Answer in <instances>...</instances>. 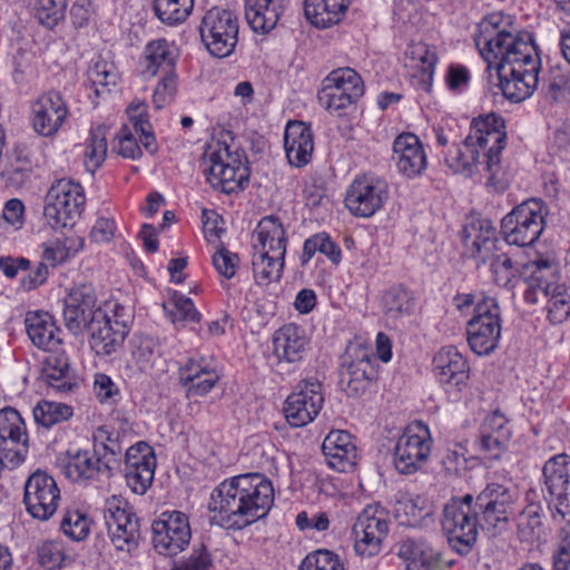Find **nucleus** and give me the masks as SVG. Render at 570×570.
I'll use <instances>...</instances> for the list:
<instances>
[{"label": "nucleus", "mask_w": 570, "mask_h": 570, "mask_svg": "<svg viewBox=\"0 0 570 570\" xmlns=\"http://www.w3.org/2000/svg\"><path fill=\"white\" fill-rule=\"evenodd\" d=\"M505 140V121L502 116L494 112L480 116L472 120L464 141L448 150L445 163L454 173L465 176L484 173L488 185L497 191H503L509 184L501 166Z\"/></svg>", "instance_id": "f257e3e1"}, {"label": "nucleus", "mask_w": 570, "mask_h": 570, "mask_svg": "<svg viewBox=\"0 0 570 570\" xmlns=\"http://www.w3.org/2000/svg\"><path fill=\"white\" fill-rule=\"evenodd\" d=\"M274 488L261 473L239 474L220 482L212 492V522L227 530H243L265 518L274 504Z\"/></svg>", "instance_id": "f03ea898"}, {"label": "nucleus", "mask_w": 570, "mask_h": 570, "mask_svg": "<svg viewBox=\"0 0 570 570\" xmlns=\"http://www.w3.org/2000/svg\"><path fill=\"white\" fill-rule=\"evenodd\" d=\"M502 13L484 17L476 27L474 42L487 61L488 69L517 67L541 70V59L533 35L528 31H512L503 27Z\"/></svg>", "instance_id": "7ed1b4c3"}, {"label": "nucleus", "mask_w": 570, "mask_h": 570, "mask_svg": "<svg viewBox=\"0 0 570 570\" xmlns=\"http://www.w3.org/2000/svg\"><path fill=\"white\" fill-rule=\"evenodd\" d=\"M122 446L118 433L99 426L92 433V453L89 450H69L62 464L65 476L77 483L111 476L120 469Z\"/></svg>", "instance_id": "20e7f679"}, {"label": "nucleus", "mask_w": 570, "mask_h": 570, "mask_svg": "<svg viewBox=\"0 0 570 570\" xmlns=\"http://www.w3.org/2000/svg\"><path fill=\"white\" fill-rule=\"evenodd\" d=\"M203 166L206 180L222 193H239L248 185L250 170L245 153L233 150L225 141L212 139L206 144Z\"/></svg>", "instance_id": "39448f33"}, {"label": "nucleus", "mask_w": 570, "mask_h": 570, "mask_svg": "<svg viewBox=\"0 0 570 570\" xmlns=\"http://www.w3.org/2000/svg\"><path fill=\"white\" fill-rule=\"evenodd\" d=\"M472 494L452 498L444 504L442 530L452 550L460 556H468L476 543L481 515L475 508Z\"/></svg>", "instance_id": "423d86ee"}, {"label": "nucleus", "mask_w": 570, "mask_h": 570, "mask_svg": "<svg viewBox=\"0 0 570 570\" xmlns=\"http://www.w3.org/2000/svg\"><path fill=\"white\" fill-rule=\"evenodd\" d=\"M547 492L556 507L552 518L564 524L559 531L557 547L570 549V458L558 454L546 462L542 469Z\"/></svg>", "instance_id": "0eeeda50"}, {"label": "nucleus", "mask_w": 570, "mask_h": 570, "mask_svg": "<svg viewBox=\"0 0 570 570\" xmlns=\"http://www.w3.org/2000/svg\"><path fill=\"white\" fill-rule=\"evenodd\" d=\"M502 315L498 299L483 295L475 302L472 318L466 325L468 344L476 355H489L501 340Z\"/></svg>", "instance_id": "6e6552de"}, {"label": "nucleus", "mask_w": 570, "mask_h": 570, "mask_svg": "<svg viewBox=\"0 0 570 570\" xmlns=\"http://www.w3.org/2000/svg\"><path fill=\"white\" fill-rule=\"evenodd\" d=\"M83 187L72 179L56 180L45 197L43 216L53 228L72 226L85 209Z\"/></svg>", "instance_id": "1a4fd4ad"}, {"label": "nucleus", "mask_w": 570, "mask_h": 570, "mask_svg": "<svg viewBox=\"0 0 570 570\" xmlns=\"http://www.w3.org/2000/svg\"><path fill=\"white\" fill-rule=\"evenodd\" d=\"M544 204L531 198L522 202L501 220V234L509 245L527 247L533 245L544 229Z\"/></svg>", "instance_id": "9d476101"}, {"label": "nucleus", "mask_w": 570, "mask_h": 570, "mask_svg": "<svg viewBox=\"0 0 570 570\" xmlns=\"http://www.w3.org/2000/svg\"><path fill=\"white\" fill-rule=\"evenodd\" d=\"M239 21L236 13L222 7L207 10L199 24L202 42L216 58L229 57L238 42Z\"/></svg>", "instance_id": "9b49d317"}, {"label": "nucleus", "mask_w": 570, "mask_h": 570, "mask_svg": "<svg viewBox=\"0 0 570 570\" xmlns=\"http://www.w3.org/2000/svg\"><path fill=\"white\" fill-rule=\"evenodd\" d=\"M104 519L111 543L117 550L131 552L141 539L139 519L129 502L111 495L104 505Z\"/></svg>", "instance_id": "f8f14e48"}, {"label": "nucleus", "mask_w": 570, "mask_h": 570, "mask_svg": "<svg viewBox=\"0 0 570 570\" xmlns=\"http://www.w3.org/2000/svg\"><path fill=\"white\" fill-rule=\"evenodd\" d=\"M517 493L500 484L489 483L474 499L481 515V528L492 535L503 532L515 513Z\"/></svg>", "instance_id": "ddd939ff"}, {"label": "nucleus", "mask_w": 570, "mask_h": 570, "mask_svg": "<svg viewBox=\"0 0 570 570\" xmlns=\"http://www.w3.org/2000/svg\"><path fill=\"white\" fill-rule=\"evenodd\" d=\"M430 429L422 421L410 423L394 449V466L401 474H414L428 462L432 450Z\"/></svg>", "instance_id": "4468645a"}, {"label": "nucleus", "mask_w": 570, "mask_h": 570, "mask_svg": "<svg viewBox=\"0 0 570 570\" xmlns=\"http://www.w3.org/2000/svg\"><path fill=\"white\" fill-rule=\"evenodd\" d=\"M390 530L389 512L381 504H368L353 524L354 550L363 558L380 553Z\"/></svg>", "instance_id": "2eb2a0df"}, {"label": "nucleus", "mask_w": 570, "mask_h": 570, "mask_svg": "<svg viewBox=\"0 0 570 570\" xmlns=\"http://www.w3.org/2000/svg\"><path fill=\"white\" fill-rule=\"evenodd\" d=\"M131 317L122 306L115 305L112 315L98 312L96 321L86 330L89 343L97 355H111L122 345L129 333Z\"/></svg>", "instance_id": "dca6fc26"}, {"label": "nucleus", "mask_w": 570, "mask_h": 570, "mask_svg": "<svg viewBox=\"0 0 570 570\" xmlns=\"http://www.w3.org/2000/svg\"><path fill=\"white\" fill-rule=\"evenodd\" d=\"M324 404L322 383L309 377L297 383L294 391L286 397L284 415L289 425L303 428L313 422Z\"/></svg>", "instance_id": "f3484780"}, {"label": "nucleus", "mask_w": 570, "mask_h": 570, "mask_svg": "<svg viewBox=\"0 0 570 570\" xmlns=\"http://www.w3.org/2000/svg\"><path fill=\"white\" fill-rule=\"evenodd\" d=\"M389 199V185L374 175L354 178L345 195V206L355 217L368 218L381 210Z\"/></svg>", "instance_id": "a211bd4d"}, {"label": "nucleus", "mask_w": 570, "mask_h": 570, "mask_svg": "<svg viewBox=\"0 0 570 570\" xmlns=\"http://www.w3.org/2000/svg\"><path fill=\"white\" fill-rule=\"evenodd\" d=\"M153 544L159 554L175 556L181 552L191 538L188 518L180 511H164L153 522Z\"/></svg>", "instance_id": "6ab92c4d"}, {"label": "nucleus", "mask_w": 570, "mask_h": 570, "mask_svg": "<svg viewBox=\"0 0 570 570\" xmlns=\"http://www.w3.org/2000/svg\"><path fill=\"white\" fill-rule=\"evenodd\" d=\"M60 490L56 480L46 472L36 471L24 483L26 511L40 521H48L57 511Z\"/></svg>", "instance_id": "aec40b11"}, {"label": "nucleus", "mask_w": 570, "mask_h": 570, "mask_svg": "<svg viewBox=\"0 0 570 570\" xmlns=\"http://www.w3.org/2000/svg\"><path fill=\"white\" fill-rule=\"evenodd\" d=\"M375 357L366 350L355 347L342 357L340 385L351 397L364 394L376 379Z\"/></svg>", "instance_id": "412c9836"}, {"label": "nucleus", "mask_w": 570, "mask_h": 570, "mask_svg": "<svg viewBox=\"0 0 570 570\" xmlns=\"http://www.w3.org/2000/svg\"><path fill=\"white\" fill-rule=\"evenodd\" d=\"M98 312H105V309L97 306L94 287L87 284L76 286L65 299V325L73 335H79L96 321Z\"/></svg>", "instance_id": "4be33fe9"}, {"label": "nucleus", "mask_w": 570, "mask_h": 570, "mask_svg": "<svg viewBox=\"0 0 570 570\" xmlns=\"http://www.w3.org/2000/svg\"><path fill=\"white\" fill-rule=\"evenodd\" d=\"M219 379L217 362L210 356H190L178 368L179 383L188 396L208 394Z\"/></svg>", "instance_id": "5701e85b"}, {"label": "nucleus", "mask_w": 570, "mask_h": 570, "mask_svg": "<svg viewBox=\"0 0 570 570\" xmlns=\"http://www.w3.org/2000/svg\"><path fill=\"white\" fill-rule=\"evenodd\" d=\"M29 450L28 433L20 413L12 407L0 411V452L11 463L24 461Z\"/></svg>", "instance_id": "b1692460"}, {"label": "nucleus", "mask_w": 570, "mask_h": 570, "mask_svg": "<svg viewBox=\"0 0 570 570\" xmlns=\"http://www.w3.org/2000/svg\"><path fill=\"white\" fill-rule=\"evenodd\" d=\"M68 115V108L61 95L49 91L41 95L31 107V122L35 131L43 137L58 132Z\"/></svg>", "instance_id": "393cba45"}, {"label": "nucleus", "mask_w": 570, "mask_h": 570, "mask_svg": "<svg viewBox=\"0 0 570 570\" xmlns=\"http://www.w3.org/2000/svg\"><path fill=\"white\" fill-rule=\"evenodd\" d=\"M392 159L400 174L415 178L426 169L428 159L419 137L411 132L399 135L393 141Z\"/></svg>", "instance_id": "a878e982"}, {"label": "nucleus", "mask_w": 570, "mask_h": 570, "mask_svg": "<svg viewBox=\"0 0 570 570\" xmlns=\"http://www.w3.org/2000/svg\"><path fill=\"white\" fill-rule=\"evenodd\" d=\"M469 365L455 346L442 347L433 357V373L446 387L461 390L469 380Z\"/></svg>", "instance_id": "bb28decb"}, {"label": "nucleus", "mask_w": 570, "mask_h": 570, "mask_svg": "<svg viewBox=\"0 0 570 570\" xmlns=\"http://www.w3.org/2000/svg\"><path fill=\"white\" fill-rule=\"evenodd\" d=\"M322 451L327 465L333 470L348 472L356 465L357 448L346 431H331L323 441Z\"/></svg>", "instance_id": "cd10ccee"}, {"label": "nucleus", "mask_w": 570, "mask_h": 570, "mask_svg": "<svg viewBox=\"0 0 570 570\" xmlns=\"http://www.w3.org/2000/svg\"><path fill=\"white\" fill-rule=\"evenodd\" d=\"M27 334L35 346L46 352H56L62 344V332L53 316L47 312H28L24 318Z\"/></svg>", "instance_id": "c85d7f7f"}, {"label": "nucleus", "mask_w": 570, "mask_h": 570, "mask_svg": "<svg viewBox=\"0 0 570 570\" xmlns=\"http://www.w3.org/2000/svg\"><path fill=\"white\" fill-rule=\"evenodd\" d=\"M551 264L548 259H538L521 265L518 287L528 304H537L539 296L548 297L556 284L548 282Z\"/></svg>", "instance_id": "c756f323"}, {"label": "nucleus", "mask_w": 570, "mask_h": 570, "mask_svg": "<svg viewBox=\"0 0 570 570\" xmlns=\"http://www.w3.org/2000/svg\"><path fill=\"white\" fill-rule=\"evenodd\" d=\"M499 77L502 95L511 102H521L531 97L539 85L540 70L493 68Z\"/></svg>", "instance_id": "7c9ffc66"}, {"label": "nucleus", "mask_w": 570, "mask_h": 570, "mask_svg": "<svg viewBox=\"0 0 570 570\" xmlns=\"http://www.w3.org/2000/svg\"><path fill=\"white\" fill-rule=\"evenodd\" d=\"M393 512L400 525L424 528L433 522L434 508L424 495L402 493L394 503Z\"/></svg>", "instance_id": "2f4dec72"}, {"label": "nucleus", "mask_w": 570, "mask_h": 570, "mask_svg": "<svg viewBox=\"0 0 570 570\" xmlns=\"http://www.w3.org/2000/svg\"><path fill=\"white\" fill-rule=\"evenodd\" d=\"M284 148L289 165L306 166L314 151L312 130L303 121H289L284 132Z\"/></svg>", "instance_id": "473e14b6"}, {"label": "nucleus", "mask_w": 570, "mask_h": 570, "mask_svg": "<svg viewBox=\"0 0 570 570\" xmlns=\"http://www.w3.org/2000/svg\"><path fill=\"white\" fill-rule=\"evenodd\" d=\"M285 0H245V18L256 33H268L278 23Z\"/></svg>", "instance_id": "72a5a7b5"}, {"label": "nucleus", "mask_w": 570, "mask_h": 570, "mask_svg": "<svg viewBox=\"0 0 570 570\" xmlns=\"http://www.w3.org/2000/svg\"><path fill=\"white\" fill-rule=\"evenodd\" d=\"M273 342L274 352L278 358L295 363L303 358L309 340L303 327L289 323L275 332Z\"/></svg>", "instance_id": "f704fd0d"}, {"label": "nucleus", "mask_w": 570, "mask_h": 570, "mask_svg": "<svg viewBox=\"0 0 570 570\" xmlns=\"http://www.w3.org/2000/svg\"><path fill=\"white\" fill-rule=\"evenodd\" d=\"M397 557L409 567L435 570L441 563L442 553L425 539L407 538L400 543Z\"/></svg>", "instance_id": "c9c22d12"}, {"label": "nucleus", "mask_w": 570, "mask_h": 570, "mask_svg": "<svg viewBox=\"0 0 570 570\" xmlns=\"http://www.w3.org/2000/svg\"><path fill=\"white\" fill-rule=\"evenodd\" d=\"M495 234V228L487 219L472 222L464 228L465 245L473 248V256L479 263L487 264L490 255L499 250Z\"/></svg>", "instance_id": "e433bc0d"}, {"label": "nucleus", "mask_w": 570, "mask_h": 570, "mask_svg": "<svg viewBox=\"0 0 570 570\" xmlns=\"http://www.w3.org/2000/svg\"><path fill=\"white\" fill-rule=\"evenodd\" d=\"M254 253L267 252L273 255H286L287 237L278 218L266 216L261 219L255 232Z\"/></svg>", "instance_id": "4c0bfd02"}, {"label": "nucleus", "mask_w": 570, "mask_h": 570, "mask_svg": "<svg viewBox=\"0 0 570 570\" xmlns=\"http://www.w3.org/2000/svg\"><path fill=\"white\" fill-rule=\"evenodd\" d=\"M415 299L413 294L401 285L392 286L381 297V308L386 323L396 327L405 317L413 314Z\"/></svg>", "instance_id": "58836bf2"}, {"label": "nucleus", "mask_w": 570, "mask_h": 570, "mask_svg": "<svg viewBox=\"0 0 570 570\" xmlns=\"http://www.w3.org/2000/svg\"><path fill=\"white\" fill-rule=\"evenodd\" d=\"M353 0H305L306 18L316 27L327 28L338 23Z\"/></svg>", "instance_id": "ea45409f"}, {"label": "nucleus", "mask_w": 570, "mask_h": 570, "mask_svg": "<svg viewBox=\"0 0 570 570\" xmlns=\"http://www.w3.org/2000/svg\"><path fill=\"white\" fill-rule=\"evenodd\" d=\"M177 57L175 45L166 39L160 38L149 41L144 49L145 73L154 77L160 70L165 73L175 71Z\"/></svg>", "instance_id": "a19ab883"}, {"label": "nucleus", "mask_w": 570, "mask_h": 570, "mask_svg": "<svg viewBox=\"0 0 570 570\" xmlns=\"http://www.w3.org/2000/svg\"><path fill=\"white\" fill-rule=\"evenodd\" d=\"M89 89L97 98H104L110 94L119 81V73L112 62L97 59L87 72Z\"/></svg>", "instance_id": "79ce46f5"}, {"label": "nucleus", "mask_w": 570, "mask_h": 570, "mask_svg": "<svg viewBox=\"0 0 570 570\" xmlns=\"http://www.w3.org/2000/svg\"><path fill=\"white\" fill-rule=\"evenodd\" d=\"M543 509L539 503L528 504L519 514L518 535L523 542H539L546 535Z\"/></svg>", "instance_id": "37998d69"}, {"label": "nucleus", "mask_w": 570, "mask_h": 570, "mask_svg": "<svg viewBox=\"0 0 570 570\" xmlns=\"http://www.w3.org/2000/svg\"><path fill=\"white\" fill-rule=\"evenodd\" d=\"M285 255H273L267 252L253 254V274L257 285L266 286L279 281L284 268Z\"/></svg>", "instance_id": "c03bdc74"}, {"label": "nucleus", "mask_w": 570, "mask_h": 570, "mask_svg": "<svg viewBox=\"0 0 570 570\" xmlns=\"http://www.w3.org/2000/svg\"><path fill=\"white\" fill-rule=\"evenodd\" d=\"M494 283L501 287L514 291L519 284L521 266H515L511 257L500 249L491 254L488 263Z\"/></svg>", "instance_id": "a18cd8bd"}, {"label": "nucleus", "mask_w": 570, "mask_h": 570, "mask_svg": "<svg viewBox=\"0 0 570 570\" xmlns=\"http://www.w3.org/2000/svg\"><path fill=\"white\" fill-rule=\"evenodd\" d=\"M160 355L161 346L157 338L135 335L131 340V357L140 372L148 373Z\"/></svg>", "instance_id": "49530a36"}, {"label": "nucleus", "mask_w": 570, "mask_h": 570, "mask_svg": "<svg viewBox=\"0 0 570 570\" xmlns=\"http://www.w3.org/2000/svg\"><path fill=\"white\" fill-rule=\"evenodd\" d=\"M316 253L326 256L334 265L342 261V250L327 233H317L305 239L301 264L305 266Z\"/></svg>", "instance_id": "de8ad7c7"}, {"label": "nucleus", "mask_w": 570, "mask_h": 570, "mask_svg": "<svg viewBox=\"0 0 570 570\" xmlns=\"http://www.w3.org/2000/svg\"><path fill=\"white\" fill-rule=\"evenodd\" d=\"M327 87L341 94H351L352 97L361 98L365 87L362 77L354 69L345 67L332 70L323 80Z\"/></svg>", "instance_id": "09e8293b"}, {"label": "nucleus", "mask_w": 570, "mask_h": 570, "mask_svg": "<svg viewBox=\"0 0 570 570\" xmlns=\"http://www.w3.org/2000/svg\"><path fill=\"white\" fill-rule=\"evenodd\" d=\"M82 247L81 239L53 238L41 245L42 263L52 267L65 263L69 257L75 256Z\"/></svg>", "instance_id": "8fccbe9b"}, {"label": "nucleus", "mask_w": 570, "mask_h": 570, "mask_svg": "<svg viewBox=\"0 0 570 570\" xmlns=\"http://www.w3.org/2000/svg\"><path fill=\"white\" fill-rule=\"evenodd\" d=\"M107 129L106 126L98 125L92 127L89 132L83 163L86 169L92 174L102 165L107 156Z\"/></svg>", "instance_id": "3c124183"}, {"label": "nucleus", "mask_w": 570, "mask_h": 570, "mask_svg": "<svg viewBox=\"0 0 570 570\" xmlns=\"http://www.w3.org/2000/svg\"><path fill=\"white\" fill-rule=\"evenodd\" d=\"M155 16L167 26L183 23L194 9V0H153Z\"/></svg>", "instance_id": "603ef678"}, {"label": "nucleus", "mask_w": 570, "mask_h": 570, "mask_svg": "<svg viewBox=\"0 0 570 570\" xmlns=\"http://www.w3.org/2000/svg\"><path fill=\"white\" fill-rule=\"evenodd\" d=\"M72 415V407L60 402L42 400L33 407L36 423L45 428L68 421Z\"/></svg>", "instance_id": "864d4df0"}, {"label": "nucleus", "mask_w": 570, "mask_h": 570, "mask_svg": "<svg viewBox=\"0 0 570 570\" xmlns=\"http://www.w3.org/2000/svg\"><path fill=\"white\" fill-rule=\"evenodd\" d=\"M320 105L332 116L343 117L354 109L358 98L352 97L351 94H341L322 83V88L317 94Z\"/></svg>", "instance_id": "5fc2aeb1"}, {"label": "nucleus", "mask_w": 570, "mask_h": 570, "mask_svg": "<svg viewBox=\"0 0 570 570\" xmlns=\"http://www.w3.org/2000/svg\"><path fill=\"white\" fill-rule=\"evenodd\" d=\"M547 315L552 324H561L570 316V288L556 284L547 297Z\"/></svg>", "instance_id": "6e6d98bb"}, {"label": "nucleus", "mask_w": 570, "mask_h": 570, "mask_svg": "<svg viewBox=\"0 0 570 570\" xmlns=\"http://www.w3.org/2000/svg\"><path fill=\"white\" fill-rule=\"evenodd\" d=\"M91 520L87 513L77 508L67 509L60 521V529L65 535L73 541L86 539L90 532Z\"/></svg>", "instance_id": "4d7b16f0"}, {"label": "nucleus", "mask_w": 570, "mask_h": 570, "mask_svg": "<svg viewBox=\"0 0 570 570\" xmlns=\"http://www.w3.org/2000/svg\"><path fill=\"white\" fill-rule=\"evenodd\" d=\"M66 9L67 0H37L33 12L41 26L53 29L65 19Z\"/></svg>", "instance_id": "13d9d810"}, {"label": "nucleus", "mask_w": 570, "mask_h": 570, "mask_svg": "<svg viewBox=\"0 0 570 570\" xmlns=\"http://www.w3.org/2000/svg\"><path fill=\"white\" fill-rule=\"evenodd\" d=\"M38 563L46 570H60L65 566V544L60 540H46L37 547Z\"/></svg>", "instance_id": "bf43d9fd"}, {"label": "nucleus", "mask_w": 570, "mask_h": 570, "mask_svg": "<svg viewBox=\"0 0 570 570\" xmlns=\"http://www.w3.org/2000/svg\"><path fill=\"white\" fill-rule=\"evenodd\" d=\"M124 463L125 470L145 469L147 464L156 469V456L153 448L140 441L126 450Z\"/></svg>", "instance_id": "052dcab7"}, {"label": "nucleus", "mask_w": 570, "mask_h": 570, "mask_svg": "<svg viewBox=\"0 0 570 570\" xmlns=\"http://www.w3.org/2000/svg\"><path fill=\"white\" fill-rule=\"evenodd\" d=\"M298 570H345L338 556L325 549L308 553Z\"/></svg>", "instance_id": "680f3d73"}, {"label": "nucleus", "mask_w": 570, "mask_h": 570, "mask_svg": "<svg viewBox=\"0 0 570 570\" xmlns=\"http://www.w3.org/2000/svg\"><path fill=\"white\" fill-rule=\"evenodd\" d=\"M214 557L205 544L193 548L190 553L177 562L173 570H214Z\"/></svg>", "instance_id": "e2e57ef3"}, {"label": "nucleus", "mask_w": 570, "mask_h": 570, "mask_svg": "<svg viewBox=\"0 0 570 570\" xmlns=\"http://www.w3.org/2000/svg\"><path fill=\"white\" fill-rule=\"evenodd\" d=\"M410 55L412 60L416 62V67L422 71V77L431 86L434 69L438 62V56L434 50L430 49L425 43L414 45Z\"/></svg>", "instance_id": "0e129e2a"}, {"label": "nucleus", "mask_w": 570, "mask_h": 570, "mask_svg": "<svg viewBox=\"0 0 570 570\" xmlns=\"http://www.w3.org/2000/svg\"><path fill=\"white\" fill-rule=\"evenodd\" d=\"M569 87V77L560 69H552L549 77L542 80V90L553 101L563 98Z\"/></svg>", "instance_id": "69168bd1"}, {"label": "nucleus", "mask_w": 570, "mask_h": 570, "mask_svg": "<svg viewBox=\"0 0 570 570\" xmlns=\"http://www.w3.org/2000/svg\"><path fill=\"white\" fill-rule=\"evenodd\" d=\"M177 89V75L175 71L166 72L158 82L154 95L153 104L156 109H161L169 104L176 94Z\"/></svg>", "instance_id": "338daca9"}, {"label": "nucleus", "mask_w": 570, "mask_h": 570, "mask_svg": "<svg viewBox=\"0 0 570 570\" xmlns=\"http://www.w3.org/2000/svg\"><path fill=\"white\" fill-rule=\"evenodd\" d=\"M212 262L219 275L226 279H230L236 274L239 257L237 254L229 252L225 247H220L213 254Z\"/></svg>", "instance_id": "774afa93"}]
</instances>
